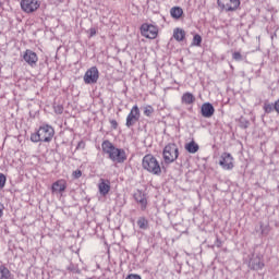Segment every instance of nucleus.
Segmentation results:
<instances>
[{
  "mask_svg": "<svg viewBox=\"0 0 279 279\" xmlns=\"http://www.w3.org/2000/svg\"><path fill=\"white\" fill-rule=\"evenodd\" d=\"M248 266L254 271H258L265 267V263H263V257L260 255H257L251 258Z\"/></svg>",
  "mask_w": 279,
  "mask_h": 279,
  "instance_id": "ddd939ff",
  "label": "nucleus"
},
{
  "mask_svg": "<svg viewBox=\"0 0 279 279\" xmlns=\"http://www.w3.org/2000/svg\"><path fill=\"white\" fill-rule=\"evenodd\" d=\"M142 167L148 173H153V175H160L162 173V168H160V162L153 155H145L142 161Z\"/></svg>",
  "mask_w": 279,
  "mask_h": 279,
  "instance_id": "f03ea898",
  "label": "nucleus"
},
{
  "mask_svg": "<svg viewBox=\"0 0 279 279\" xmlns=\"http://www.w3.org/2000/svg\"><path fill=\"white\" fill-rule=\"evenodd\" d=\"M214 245H215V247H221L223 245V242H221V239H219V236H217Z\"/></svg>",
  "mask_w": 279,
  "mask_h": 279,
  "instance_id": "2f4dec72",
  "label": "nucleus"
},
{
  "mask_svg": "<svg viewBox=\"0 0 279 279\" xmlns=\"http://www.w3.org/2000/svg\"><path fill=\"white\" fill-rule=\"evenodd\" d=\"M163 162L166 165H171L172 162H175L180 156V149L178 148V145L171 143L165 146L163 151Z\"/></svg>",
  "mask_w": 279,
  "mask_h": 279,
  "instance_id": "7ed1b4c3",
  "label": "nucleus"
},
{
  "mask_svg": "<svg viewBox=\"0 0 279 279\" xmlns=\"http://www.w3.org/2000/svg\"><path fill=\"white\" fill-rule=\"evenodd\" d=\"M181 101L186 106H191V104H195V96L191 93H185L183 94Z\"/></svg>",
  "mask_w": 279,
  "mask_h": 279,
  "instance_id": "a211bd4d",
  "label": "nucleus"
},
{
  "mask_svg": "<svg viewBox=\"0 0 279 279\" xmlns=\"http://www.w3.org/2000/svg\"><path fill=\"white\" fill-rule=\"evenodd\" d=\"M274 110H276V104H271V102L264 104V111L266 112V114H271Z\"/></svg>",
  "mask_w": 279,
  "mask_h": 279,
  "instance_id": "5701e85b",
  "label": "nucleus"
},
{
  "mask_svg": "<svg viewBox=\"0 0 279 279\" xmlns=\"http://www.w3.org/2000/svg\"><path fill=\"white\" fill-rule=\"evenodd\" d=\"M0 279H14L10 269L3 265H0Z\"/></svg>",
  "mask_w": 279,
  "mask_h": 279,
  "instance_id": "aec40b11",
  "label": "nucleus"
},
{
  "mask_svg": "<svg viewBox=\"0 0 279 279\" xmlns=\"http://www.w3.org/2000/svg\"><path fill=\"white\" fill-rule=\"evenodd\" d=\"M99 81V70L97 66H92L88 69L84 75V82L86 84H97Z\"/></svg>",
  "mask_w": 279,
  "mask_h": 279,
  "instance_id": "9d476101",
  "label": "nucleus"
},
{
  "mask_svg": "<svg viewBox=\"0 0 279 279\" xmlns=\"http://www.w3.org/2000/svg\"><path fill=\"white\" fill-rule=\"evenodd\" d=\"M31 141L32 143H40V141H43V137L40 136V132L37 131L36 133H33L31 135Z\"/></svg>",
  "mask_w": 279,
  "mask_h": 279,
  "instance_id": "393cba45",
  "label": "nucleus"
},
{
  "mask_svg": "<svg viewBox=\"0 0 279 279\" xmlns=\"http://www.w3.org/2000/svg\"><path fill=\"white\" fill-rule=\"evenodd\" d=\"M137 226L141 230H147L149 228V221L145 217H140L137 220Z\"/></svg>",
  "mask_w": 279,
  "mask_h": 279,
  "instance_id": "4be33fe9",
  "label": "nucleus"
},
{
  "mask_svg": "<svg viewBox=\"0 0 279 279\" xmlns=\"http://www.w3.org/2000/svg\"><path fill=\"white\" fill-rule=\"evenodd\" d=\"M98 189H99L100 195H104V196L108 195V193H110V181L100 179Z\"/></svg>",
  "mask_w": 279,
  "mask_h": 279,
  "instance_id": "dca6fc26",
  "label": "nucleus"
},
{
  "mask_svg": "<svg viewBox=\"0 0 279 279\" xmlns=\"http://www.w3.org/2000/svg\"><path fill=\"white\" fill-rule=\"evenodd\" d=\"M97 34V29L95 27L89 28V36L93 37Z\"/></svg>",
  "mask_w": 279,
  "mask_h": 279,
  "instance_id": "72a5a7b5",
  "label": "nucleus"
},
{
  "mask_svg": "<svg viewBox=\"0 0 279 279\" xmlns=\"http://www.w3.org/2000/svg\"><path fill=\"white\" fill-rule=\"evenodd\" d=\"M38 8H40V2L38 0H21V9L26 14H34Z\"/></svg>",
  "mask_w": 279,
  "mask_h": 279,
  "instance_id": "423d86ee",
  "label": "nucleus"
},
{
  "mask_svg": "<svg viewBox=\"0 0 279 279\" xmlns=\"http://www.w3.org/2000/svg\"><path fill=\"white\" fill-rule=\"evenodd\" d=\"M219 165L226 171H232L234 169V157L230 153H223L220 157Z\"/></svg>",
  "mask_w": 279,
  "mask_h": 279,
  "instance_id": "1a4fd4ad",
  "label": "nucleus"
},
{
  "mask_svg": "<svg viewBox=\"0 0 279 279\" xmlns=\"http://www.w3.org/2000/svg\"><path fill=\"white\" fill-rule=\"evenodd\" d=\"M144 114L145 117H150L151 114H154V107L149 105L144 107Z\"/></svg>",
  "mask_w": 279,
  "mask_h": 279,
  "instance_id": "a878e982",
  "label": "nucleus"
},
{
  "mask_svg": "<svg viewBox=\"0 0 279 279\" xmlns=\"http://www.w3.org/2000/svg\"><path fill=\"white\" fill-rule=\"evenodd\" d=\"M185 149L189 151V154H197L199 151V145L195 143V141H192L185 144Z\"/></svg>",
  "mask_w": 279,
  "mask_h": 279,
  "instance_id": "f3484780",
  "label": "nucleus"
},
{
  "mask_svg": "<svg viewBox=\"0 0 279 279\" xmlns=\"http://www.w3.org/2000/svg\"><path fill=\"white\" fill-rule=\"evenodd\" d=\"M141 34L145 38H150V40H154V38H157L158 36V27L151 24H143L141 26Z\"/></svg>",
  "mask_w": 279,
  "mask_h": 279,
  "instance_id": "6e6552de",
  "label": "nucleus"
},
{
  "mask_svg": "<svg viewBox=\"0 0 279 279\" xmlns=\"http://www.w3.org/2000/svg\"><path fill=\"white\" fill-rule=\"evenodd\" d=\"M138 121H141V109H138V105H135L126 117L125 125L126 128H134V124Z\"/></svg>",
  "mask_w": 279,
  "mask_h": 279,
  "instance_id": "39448f33",
  "label": "nucleus"
},
{
  "mask_svg": "<svg viewBox=\"0 0 279 279\" xmlns=\"http://www.w3.org/2000/svg\"><path fill=\"white\" fill-rule=\"evenodd\" d=\"M3 217V205H0V219Z\"/></svg>",
  "mask_w": 279,
  "mask_h": 279,
  "instance_id": "c9c22d12",
  "label": "nucleus"
},
{
  "mask_svg": "<svg viewBox=\"0 0 279 279\" xmlns=\"http://www.w3.org/2000/svg\"><path fill=\"white\" fill-rule=\"evenodd\" d=\"M185 37H186V32H184V29L175 28L173 31V38H175L178 43H182V40H184Z\"/></svg>",
  "mask_w": 279,
  "mask_h": 279,
  "instance_id": "6ab92c4d",
  "label": "nucleus"
},
{
  "mask_svg": "<svg viewBox=\"0 0 279 279\" xmlns=\"http://www.w3.org/2000/svg\"><path fill=\"white\" fill-rule=\"evenodd\" d=\"M126 279H141V276L138 275H129Z\"/></svg>",
  "mask_w": 279,
  "mask_h": 279,
  "instance_id": "f704fd0d",
  "label": "nucleus"
},
{
  "mask_svg": "<svg viewBox=\"0 0 279 279\" xmlns=\"http://www.w3.org/2000/svg\"><path fill=\"white\" fill-rule=\"evenodd\" d=\"M201 114L204 119H210L215 114V107L210 102H205L201 107Z\"/></svg>",
  "mask_w": 279,
  "mask_h": 279,
  "instance_id": "f8f14e48",
  "label": "nucleus"
},
{
  "mask_svg": "<svg viewBox=\"0 0 279 279\" xmlns=\"http://www.w3.org/2000/svg\"><path fill=\"white\" fill-rule=\"evenodd\" d=\"M232 58L235 62H241V60H243V54H241V52H233Z\"/></svg>",
  "mask_w": 279,
  "mask_h": 279,
  "instance_id": "c85d7f7f",
  "label": "nucleus"
},
{
  "mask_svg": "<svg viewBox=\"0 0 279 279\" xmlns=\"http://www.w3.org/2000/svg\"><path fill=\"white\" fill-rule=\"evenodd\" d=\"M259 230H260V234L263 236H267V234H269V231H270L269 225H265V223L260 222L259 223Z\"/></svg>",
  "mask_w": 279,
  "mask_h": 279,
  "instance_id": "b1692460",
  "label": "nucleus"
},
{
  "mask_svg": "<svg viewBox=\"0 0 279 279\" xmlns=\"http://www.w3.org/2000/svg\"><path fill=\"white\" fill-rule=\"evenodd\" d=\"M134 199L137 202V204H140L142 210L147 208V196H145V193H143L141 190L135 192Z\"/></svg>",
  "mask_w": 279,
  "mask_h": 279,
  "instance_id": "4468645a",
  "label": "nucleus"
},
{
  "mask_svg": "<svg viewBox=\"0 0 279 279\" xmlns=\"http://www.w3.org/2000/svg\"><path fill=\"white\" fill-rule=\"evenodd\" d=\"M53 109L56 114H62V112H64V107L62 105H56Z\"/></svg>",
  "mask_w": 279,
  "mask_h": 279,
  "instance_id": "cd10ccee",
  "label": "nucleus"
},
{
  "mask_svg": "<svg viewBox=\"0 0 279 279\" xmlns=\"http://www.w3.org/2000/svg\"><path fill=\"white\" fill-rule=\"evenodd\" d=\"M73 178H74L75 180H80V178H82V170H75V171L73 172Z\"/></svg>",
  "mask_w": 279,
  "mask_h": 279,
  "instance_id": "7c9ffc66",
  "label": "nucleus"
},
{
  "mask_svg": "<svg viewBox=\"0 0 279 279\" xmlns=\"http://www.w3.org/2000/svg\"><path fill=\"white\" fill-rule=\"evenodd\" d=\"M184 14V11L180 7H173L170 9V15L172 19H181L182 15Z\"/></svg>",
  "mask_w": 279,
  "mask_h": 279,
  "instance_id": "412c9836",
  "label": "nucleus"
},
{
  "mask_svg": "<svg viewBox=\"0 0 279 279\" xmlns=\"http://www.w3.org/2000/svg\"><path fill=\"white\" fill-rule=\"evenodd\" d=\"M52 193H64L66 191V181L58 180L52 184Z\"/></svg>",
  "mask_w": 279,
  "mask_h": 279,
  "instance_id": "2eb2a0df",
  "label": "nucleus"
},
{
  "mask_svg": "<svg viewBox=\"0 0 279 279\" xmlns=\"http://www.w3.org/2000/svg\"><path fill=\"white\" fill-rule=\"evenodd\" d=\"M110 124L113 130H117L119 128V123L117 122V120H110Z\"/></svg>",
  "mask_w": 279,
  "mask_h": 279,
  "instance_id": "473e14b6",
  "label": "nucleus"
},
{
  "mask_svg": "<svg viewBox=\"0 0 279 279\" xmlns=\"http://www.w3.org/2000/svg\"><path fill=\"white\" fill-rule=\"evenodd\" d=\"M7 178L5 174L0 173V189H3L5 186Z\"/></svg>",
  "mask_w": 279,
  "mask_h": 279,
  "instance_id": "c756f323",
  "label": "nucleus"
},
{
  "mask_svg": "<svg viewBox=\"0 0 279 279\" xmlns=\"http://www.w3.org/2000/svg\"><path fill=\"white\" fill-rule=\"evenodd\" d=\"M193 45H195V47H199L202 45V36L195 35L193 37Z\"/></svg>",
  "mask_w": 279,
  "mask_h": 279,
  "instance_id": "bb28decb",
  "label": "nucleus"
},
{
  "mask_svg": "<svg viewBox=\"0 0 279 279\" xmlns=\"http://www.w3.org/2000/svg\"><path fill=\"white\" fill-rule=\"evenodd\" d=\"M53 1V3H62V1H64V0H52Z\"/></svg>",
  "mask_w": 279,
  "mask_h": 279,
  "instance_id": "e433bc0d",
  "label": "nucleus"
},
{
  "mask_svg": "<svg viewBox=\"0 0 279 279\" xmlns=\"http://www.w3.org/2000/svg\"><path fill=\"white\" fill-rule=\"evenodd\" d=\"M104 154H107L108 159L118 165H123L128 160V154L123 148H117L108 140L104 141L101 144Z\"/></svg>",
  "mask_w": 279,
  "mask_h": 279,
  "instance_id": "f257e3e1",
  "label": "nucleus"
},
{
  "mask_svg": "<svg viewBox=\"0 0 279 279\" xmlns=\"http://www.w3.org/2000/svg\"><path fill=\"white\" fill-rule=\"evenodd\" d=\"M23 59L28 66H36L38 64V54L32 50H26L23 54Z\"/></svg>",
  "mask_w": 279,
  "mask_h": 279,
  "instance_id": "9b49d317",
  "label": "nucleus"
},
{
  "mask_svg": "<svg viewBox=\"0 0 279 279\" xmlns=\"http://www.w3.org/2000/svg\"><path fill=\"white\" fill-rule=\"evenodd\" d=\"M38 132L44 143H51L53 134H56V131L49 124L40 126Z\"/></svg>",
  "mask_w": 279,
  "mask_h": 279,
  "instance_id": "0eeeda50",
  "label": "nucleus"
},
{
  "mask_svg": "<svg viewBox=\"0 0 279 279\" xmlns=\"http://www.w3.org/2000/svg\"><path fill=\"white\" fill-rule=\"evenodd\" d=\"M217 3L225 12H236L241 5V0H217Z\"/></svg>",
  "mask_w": 279,
  "mask_h": 279,
  "instance_id": "20e7f679",
  "label": "nucleus"
}]
</instances>
